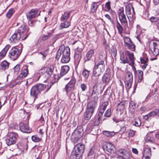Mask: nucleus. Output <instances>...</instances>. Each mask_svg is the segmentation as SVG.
<instances>
[{
    "instance_id": "f257e3e1",
    "label": "nucleus",
    "mask_w": 159,
    "mask_h": 159,
    "mask_svg": "<svg viewBox=\"0 0 159 159\" xmlns=\"http://www.w3.org/2000/svg\"><path fill=\"white\" fill-rule=\"evenodd\" d=\"M46 85L42 84H39L33 86L31 89L30 95L34 98V101L38 98V95L41 93L43 91L44 93L48 91L49 88L46 89Z\"/></svg>"
},
{
    "instance_id": "f03ea898",
    "label": "nucleus",
    "mask_w": 159,
    "mask_h": 159,
    "mask_svg": "<svg viewBox=\"0 0 159 159\" xmlns=\"http://www.w3.org/2000/svg\"><path fill=\"white\" fill-rule=\"evenodd\" d=\"M120 63L123 64H128L129 65L134 64V59L133 53H130L127 50L121 52L120 54Z\"/></svg>"
},
{
    "instance_id": "7ed1b4c3",
    "label": "nucleus",
    "mask_w": 159,
    "mask_h": 159,
    "mask_svg": "<svg viewBox=\"0 0 159 159\" xmlns=\"http://www.w3.org/2000/svg\"><path fill=\"white\" fill-rule=\"evenodd\" d=\"M85 148L84 145L81 143H79L75 145L74 150L71 153V156H73V158L75 159H80L82 158Z\"/></svg>"
},
{
    "instance_id": "20e7f679",
    "label": "nucleus",
    "mask_w": 159,
    "mask_h": 159,
    "mask_svg": "<svg viewBox=\"0 0 159 159\" xmlns=\"http://www.w3.org/2000/svg\"><path fill=\"white\" fill-rule=\"evenodd\" d=\"M70 50L69 47H65L64 44L61 45L57 52L56 58L58 60L61 56H70Z\"/></svg>"
},
{
    "instance_id": "39448f33",
    "label": "nucleus",
    "mask_w": 159,
    "mask_h": 159,
    "mask_svg": "<svg viewBox=\"0 0 159 159\" xmlns=\"http://www.w3.org/2000/svg\"><path fill=\"white\" fill-rule=\"evenodd\" d=\"M126 14L129 21H132L135 18V13L134 8L131 4H127L125 6Z\"/></svg>"
},
{
    "instance_id": "423d86ee",
    "label": "nucleus",
    "mask_w": 159,
    "mask_h": 159,
    "mask_svg": "<svg viewBox=\"0 0 159 159\" xmlns=\"http://www.w3.org/2000/svg\"><path fill=\"white\" fill-rule=\"evenodd\" d=\"M21 52V50L15 47H13L10 50L8 56L11 60L14 61L18 58Z\"/></svg>"
},
{
    "instance_id": "0eeeda50",
    "label": "nucleus",
    "mask_w": 159,
    "mask_h": 159,
    "mask_svg": "<svg viewBox=\"0 0 159 159\" xmlns=\"http://www.w3.org/2000/svg\"><path fill=\"white\" fill-rule=\"evenodd\" d=\"M133 81V75L132 73L129 72H127L125 75V88L129 90L131 87Z\"/></svg>"
},
{
    "instance_id": "6e6552de",
    "label": "nucleus",
    "mask_w": 159,
    "mask_h": 159,
    "mask_svg": "<svg viewBox=\"0 0 159 159\" xmlns=\"http://www.w3.org/2000/svg\"><path fill=\"white\" fill-rule=\"evenodd\" d=\"M117 14L122 24L124 26L127 25V20L126 16L124 13L123 7L120 8L117 11Z\"/></svg>"
},
{
    "instance_id": "1a4fd4ad",
    "label": "nucleus",
    "mask_w": 159,
    "mask_h": 159,
    "mask_svg": "<svg viewBox=\"0 0 159 159\" xmlns=\"http://www.w3.org/2000/svg\"><path fill=\"white\" fill-rule=\"evenodd\" d=\"M17 135L15 133H11L9 134L6 139V143L8 146L14 144L16 143Z\"/></svg>"
},
{
    "instance_id": "9d476101",
    "label": "nucleus",
    "mask_w": 159,
    "mask_h": 159,
    "mask_svg": "<svg viewBox=\"0 0 159 159\" xmlns=\"http://www.w3.org/2000/svg\"><path fill=\"white\" fill-rule=\"evenodd\" d=\"M16 32L18 34L21 35L22 37V40H24L26 39L28 35L26 34L27 32L26 27L24 25H22L19 27L17 30Z\"/></svg>"
},
{
    "instance_id": "9b49d317",
    "label": "nucleus",
    "mask_w": 159,
    "mask_h": 159,
    "mask_svg": "<svg viewBox=\"0 0 159 159\" xmlns=\"http://www.w3.org/2000/svg\"><path fill=\"white\" fill-rule=\"evenodd\" d=\"M83 129L81 126H79L75 129L72 134V136L79 139L81 137L83 134Z\"/></svg>"
},
{
    "instance_id": "f8f14e48",
    "label": "nucleus",
    "mask_w": 159,
    "mask_h": 159,
    "mask_svg": "<svg viewBox=\"0 0 159 159\" xmlns=\"http://www.w3.org/2000/svg\"><path fill=\"white\" fill-rule=\"evenodd\" d=\"M93 112L86 109L84 114V118L82 120L83 125H85L88 122L92 116Z\"/></svg>"
},
{
    "instance_id": "ddd939ff",
    "label": "nucleus",
    "mask_w": 159,
    "mask_h": 159,
    "mask_svg": "<svg viewBox=\"0 0 159 159\" xmlns=\"http://www.w3.org/2000/svg\"><path fill=\"white\" fill-rule=\"evenodd\" d=\"M98 66H94L93 69V75L94 78L93 80H94L95 82L98 83L99 80V76L101 75L102 72L98 69Z\"/></svg>"
},
{
    "instance_id": "4468645a",
    "label": "nucleus",
    "mask_w": 159,
    "mask_h": 159,
    "mask_svg": "<svg viewBox=\"0 0 159 159\" xmlns=\"http://www.w3.org/2000/svg\"><path fill=\"white\" fill-rule=\"evenodd\" d=\"M22 40V37L21 35L18 34L16 32L11 36L10 38V41L11 43H15L18 42L20 39Z\"/></svg>"
},
{
    "instance_id": "2eb2a0df",
    "label": "nucleus",
    "mask_w": 159,
    "mask_h": 159,
    "mask_svg": "<svg viewBox=\"0 0 159 159\" xmlns=\"http://www.w3.org/2000/svg\"><path fill=\"white\" fill-rule=\"evenodd\" d=\"M75 80L74 78H72L70 81L65 86V89L67 93L70 92L75 87Z\"/></svg>"
},
{
    "instance_id": "dca6fc26",
    "label": "nucleus",
    "mask_w": 159,
    "mask_h": 159,
    "mask_svg": "<svg viewBox=\"0 0 159 159\" xmlns=\"http://www.w3.org/2000/svg\"><path fill=\"white\" fill-rule=\"evenodd\" d=\"M110 70L107 69L106 72L103 74L102 78V81L103 83H108L110 80Z\"/></svg>"
},
{
    "instance_id": "f3484780",
    "label": "nucleus",
    "mask_w": 159,
    "mask_h": 159,
    "mask_svg": "<svg viewBox=\"0 0 159 159\" xmlns=\"http://www.w3.org/2000/svg\"><path fill=\"white\" fill-rule=\"evenodd\" d=\"M151 50L153 55L157 56L159 54V44L156 42L153 43L152 47H151Z\"/></svg>"
},
{
    "instance_id": "a211bd4d",
    "label": "nucleus",
    "mask_w": 159,
    "mask_h": 159,
    "mask_svg": "<svg viewBox=\"0 0 159 159\" xmlns=\"http://www.w3.org/2000/svg\"><path fill=\"white\" fill-rule=\"evenodd\" d=\"M54 67L51 66L49 67H47L45 68V71L43 77H45L46 79H47L50 77L52 75Z\"/></svg>"
},
{
    "instance_id": "6ab92c4d",
    "label": "nucleus",
    "mask_w": 159,
    "mask_h": 159,
    "mask_svg": "<svg viewBox=\"0 0 159 159\" xmlns=\"http://www.w3.org/2000/svg\"><path fill=\"white\" fill-rule=\"evenodd\" d=\"M39 11L37 9H32L29 12V15L27 16V17L29 20H31L34 18L36 16H39L40 15V12L39 14L37 15Z\"/></svg>"
},
{
    "instance_id": "aec40b11",
    "label": "nucleus",
    "mask_w": 159,
    "mask_h": 159,
    "mask_svg": "<svg viewBox=\"0 0 159 159\" xmlns=\"http://www.w3.org/2000/svg\"><path fill=\"white\" fill-rule=\"evenodd\" d=\"M104 149L109 152L113 153L115 152V148L112 144L107 142L106 143L104 146Z\"/></svg>"
},
{
    "instance_id": "412c9836",
    "label": "nucleus",
    "mask_w": 159,
    "mask_h": 159,
    "mask_svg": "<svg viewBox=\"0 0 159 159\" xmlns=\"http://www.w3.org/2000/svg\"><path fill=\"white\" fill-rule=\"evenodd\" d=\"M97 105V102L96 101H91L87 104L86 109L94 112Z\"/></svg>"
},
{
    "instance_id": "4be33fe9",
    "label": "nucleus",
    "mask_w": 159,
    "mask_h": 159,
    "mask_svg": "<svg viewBox=\"0 0 159 159\" xmlns=\"http://www.w3.org/2000/svg\"><path fill=\"white\" fill-rule=\"evenodd\" d=\"M20 130L22 132L25 133H29L31 132L29 127L27 124L21 123L20 124Z\"/></svg>"
},
{
    "instance_id": "5701e85b",
    "label": "nucleus",
    "mask_w": 159,
    "mask_h": 159,
    "mask_svg": "<svg viewBox=\"0 0 159 159\" xmlns=\"http://www.w3.org/2000/svg\"><path fill=\"white\" fill-rule=\"evenodd\" d=\"M119 156L123 159H127L128 158L129 153L125 150L120 149L118 152Z\"/></svg>"
},
{
    "instance_id": "b1692460",
    "label": "nucleus",
    "mask_w": 159,
    "mask_h": 159,
    "mask_svg": "<svg viewBox=\"0 0 159 159\" xmlns=\"http://www.w3.org/2000/svg\"><path fill=\"white\" fill-rule=\"evenodd\" d=\"M151 156L152 153L151 148H145L143 153V158H145V159L150 158Z\"/></svg>"
},
{
    "instance_id": "393cba45",
    "label": "nucleus",
    "mask_w": 159,
    "mask_h": 159,
    "mask_svg": "<svg viewBox=\"0 0 159 159\" xmlns=\"http://www.w3.org/2000/svg\"><path fill=\"white\" fill-rule=\"evenodd\" d=\"M149 20L152 23H156V26L159 30V16H152L149 18Z\"/></svg>"
},
{
    "instance_id": "a878e982",
    "label": "nucleus",
    "mask_w": 159,
    "mask_h": 159,
    "mask_svg": "<svg viewBox=\"0 0 159 159\" xmlns=\"http://www.w3.org/2000/svg\"><path fill=\"white\" fill-rule=\"evenodd\" d=\"M70 67L69 66L66 65L62 66L61 68L60 74V77H61L66 75L69 71Z\"/></svg>"
},
{
    "instance_id": "bb28decb",
    "label": "nucleus",
    "mask_w": 159,
    "mask_h": 159,
    "mask_svg": "<svg viewBox=\"0 0 159 159\" xmlns=\"http://www.w3.org/2000/svg\"><path fill=\"white\" fill-rule=\"evenodd\" d=\"M28 74V67H26L25 68L21 70L20 74H19V77L21 79H22L26 77Z\"/></svg>"
},
{
    "instance_id": "cd10ccee",
    "label": "nucleus",
    "mask_w": 159,
    "mask_h": 159,
    "mask_svg": "<svg viewBox=\"0 0 159 159\" xmlns=\"http://www.w3.org/2000/svg\"><path fill=\"white\" fill-rule=\"evenodd\" d=\"M94 53L93 49H91L88 51L84 58V60L85 61H89L92 57Z\"/></svg>"
},
{
    "instance_id": "c85d7f7f",
    "label": "nucleus",
    "mask_w": 159,
    "mask_h": 159,
    "mask_svg": "<svg viewBox=\"0 0 159 159\" xmlns=\"http://www.w3.org/2000/svg\"><path fill=\"white\" fill-rule=\"evenodd\" d=\"M107 55V54L104 52H101L99 54L97 61L104 62L106 59Z\"/></svg>"
},
{
    "instance_id": "c756f323",
    "label": "nucleus",
    "mask_w": 159,
    "mask_h": 159,
    "mask_svg": "<svg viewBox=\"0 0 159 159\" xmlns=\"http://www.w3.org/2000/svg\"><path fill=\"white\" fill-rule=\"evenodd\" d=\"M10 46L9 45H7L0 52V60L3 58L6 55L7 51Z\"/></svg>"
},
{
    "instance_id": "7c9ffc66",
    "label": "nucleus",
    "mask_w": 159,
    "mask_h": 159,
    "mask_svg": "<svg viewBox=\"0 0 159 159\" xmlns=\"http://www.w3.org/2000/svg\"><path fill=\"white\" fill-rule=\"evenodd\" d=\"M95 66H98V69L102 71L103 72L105 70L104 62L96 61L95 62Z\"/></svg>"
},
{
    "instance_id": "2f4dec72",
    "label": "nucleus",
    "mask_w": 159,
    "mask_h": 159,
    "mask_svg": "<svg viewBox=\"0 0 159 159\" xmlns=\"http://www.w3.org/2000/svg\"><path fill=\"white\" fill-rule=\"evenodd\" d=\"M82 57L81 53L75 52L74 56V58L75 60V64H79L80 62V61Z\"/></svg>"
},
{
    "instance_id": "473e14b6",
    "label": "nucleus",
    "mask_w": 159,
    "mask_h": 159,
    "mask_svg": "<svg viewBox=\"0 0 159 159\" xmlns=\"http://www.w3.org/2000/svg\"><path fill=\"white\" fill-rule=\"evenodd\" d=\"M148 61V58L147 57H144L143 58H141L140 59V61L141 63L143 64L142 66V68L144 70L146 67L148 65L147 63Z\"/></svg>"
},
{
    "instance_id": "72a5a7b5",
    "label": "nucleus",
    "mask_w": 159,
    "mask_h": 159,
    "mask_svg": "<svg viewBox=\"0 0 159 159\" xmlns=\"http://www.w3.org/2000/svg\"><path fill=\"white\" fill-rule=\"evenodd\" d=\"M100 88L98 87L97 83H95L93 86L92 88L93 93H96L97 94H99L100 93H101V90L100 89Z\"/></svg>"
},
{
    "instance_id": "f704fd0d",
    "label": "nucleus",
    "mask_w": 159,
    "mask_h": 159,
    "mask_svg": "<svg viewBox=\"0 0 159 159\" xmlns=\"http://www.w3.org/2000/svg\"><path fill=\"white\" fill-rule=\"evenodd\" d=\"M70 12L65 11L64 14L62 15L61 17V19L62 21H66L69 17L70 15Z\"/></svg>"
},
{
    "instance_id": "c9c22d12",
    "label": "nucleus",
    "mask_w": 159,
    "mask_h": 159,
    "mask_svg": "<svg viewBox=\"0 0 159 159\" xmlns=\"http://www.w3.org/2000/svg\"><path fill=\"white\" fill-rule=\"evenodd\" d=\"M98 3V2H95L93 3L91 7V10L92 12H94L96 11L99 5Z\"/></svg>"
},
{
    "instance_id": "e433bc0d",
    "label": "nucleus",
    "mask_w": 159,
    "mask_h": 159,
    "mask_svg": "<svg viewBox=\"0 0 159 159\" xmlns=\"http://www.w3.org/2000/svg\"><path fill=\"white\" fill-rule=\"evenodd\" d=\"M70 60V56H61V61L62 63H66L69 62Z\"/></svg>"
},
{
    "instance_id": "4c0bfd02",
    "label": "nucleus",
    "mask_w": 159,
    "mask_h": 159,
    "mask_svg": "<svg viewBox=\"0 0 159 159\" xmlns=\"http://www.w3.org/2000/svg\"><path fill=\"white\" fill-rule=\"evenodd\" d=\"M9 65V63L6 61L2 62L1 64V66L2 69L5 70L6 69H8Z\"/></svg>"
},
{
    "instance_id": "58836bf2",
    "label": "nucleus",
    "mask_w": 159,
    "mask_h": 159,
    "mask_svg": "<svg viewBox=\"0 0 159 159\" xmlns=\"http://www.w3.org/2000/svg\"><path fill=\"white\" fill-rule=\"evenodd\" d=\"M125 46L131 51H134L135 49V45L133 43L132 41L126 45Z\"/></svg>"
},
{
    "instance_id": "ea45409f",
    "label": "nucleus",
    "mask_w": 159,
    "mask_h": 159,
    "mask_svg": "<svg viewBox=\"0 0 159 159\" xmlns=\"http://www.w3.org/2000/svg\"><path fill=\"white\" fill-rule=\"evenodd\" d=\"M138 82L139 83L142 82L143 79V72L141 70H138Z\"/></svg>"
},
{
    "instance_id": "a19ab883",
    "label": "nucleus",
    "mask_w": 159,
    "mask_h": 159,
    "mask_svg": "<svg viewBox=\"0 0 159 159\" xmlns=\"http://www.w3.org/2000/svg\"><path fill=\"white\" fill-rule=\"evenodd\" d=\"M95 153L93 149H91L88 153V158H94L95 157Z\"/></svg>"
},
{
    "instance_id": "79ce46f5",
    "label": "nucleus",
    "mask_w": 159,
    "mask_h": 159,
    "mask_svg": "<svg viewBox=\"0 0 159 159\" xmlns=\"http://www.w3.org/2000/svg\"><path fill=\"white\" fill-rule=\"evenodd\" d=\"M145 140L146 142L151 143H155L154 139L150 136H146Z\"/></svg>"
},
{
    "instance_id": "37998d69",
    "label": "nucleus",
    "mask_w": 159,
    "mask_h": 159,
    "mask_svg": "<svg viewBox=\"0 0 159 159\" xmlns=\"http://www.w3.org/2000/svg\"><path fill=\"white\" fill-rule=\"evenodd\" d=\"M82 74L84 77L87 79L89 75V71L85 69L83 70Z\"/></svg>"
},
{
    "instance_id": "c03bdc74",
    "label": "nucleus",
    "mask_w": 159,
    "mask_h": 159,
    "mask_svg": "<svg viewBox=\"0 0 159 159\" xmlns=\"http://www.w3.org/2000/svg\"><path fill=\"white\" fill-rule=\"evenodd\" d=\"M100 94H97L96 93H92L91 96L92 97V99L93 101H95L97 102V101L100 97Z\"/></svg>"
},
{
    "instance_id": "a18cd8bd",
    "label": "nucleus",
    "mask_w": 159,
    "mask_h": 159,
    "mask_svg": "<svg viewBox=\"0 0 159 159\" xmlns=\"http://www.w3.org/2000/svg\"><path fill=\"white\" fill-rule=\"evenodd\" d=\"M159 113V109H156L154 111L150 112L148 115H150V116H154L157 115Z\"/></svg>"
},
{
    "instance_id": "49530a36",
    "label": "nucleus",
    "mask_w": 159,
    "mask_h": 159,
    "mask_svg": "<svg viewBox=\"0 0 159 159\" xmlns=\"http://www.w3.org/2000/svg\"><path fill=\"white\" fill-rule=\"evenodd\" d=\"M116 27L118 30L119 33L120 34H122V33L123 28L122 26L117 20V21Z\"/></svg>"
},
{
    "instance_id": "de8ad7c7",
    "label": "nucleus",
    "mask_w": 159,
    "mask_h": 159,
    "mask_svg": "<svg viewBox=\"0 0 159 159\" xmlns=\"http://www.w3.org/2000/svg\"><path fill=\"white\" fill-rule=\"evenodd\" d=\"M103 133L107 137H111L115 134V132L109 131H104Z\"/></svg>"
},
{
    "instance_id": "09e8293b",
    "label": "nucleus",
    "mask_w": 159,
    "mask_h": 159,
    "mask_svg": "<svg viewBox=\"0 0 159 159\" xmlns=\"http://www.w3.org/2000/svg\"><path fill=\"white\" fill-rule=\"evenodd\" d=\"M70 25V23L68 21H65L63 23L61 24L60 26L61 28H67Z\"/></svg>"
},
{
    "instance_id": "8fccbe9b",
    "label": "nucleus",
    "mask_w": 159,
    "mask_h": 159,
    "mask_svg": "<svg viewBox=\"0 0 159 159\" xmlns=\"http://www.w3.org/2000/svg\"><path fill=\"white\" fill-rule=\"evenodd\" d=\"M133 123L134 125L137 127H139L141 124L140 119L139 118L135 119Z\"/></svg>"
},
{
    "instance_id": "3c124183",
    "label": "nucleus",
    "mask_w": 159,
    "mask_h": 159,
    "mask_svg": "<svg viewBox=\"0 0 159 159\" xmlns=\"http://www.w3.org/2000/svg\"><path fill=\"white\" fill-rule=\"evenodd\" d=\"M123 39L125 43V46H126V45L128 44V43H129L132 42L131 39L127 37H124L123 38Z\"/></svg>"
},
{
    "instance_id": "603ef678",
    "label": "nucleus",
    "mask_w": 159,
    "mask_h": 159,
    "mask_svg": "<svg viewBox=\"0 0 159 159\" xmlns=\"http://www.w3.org/2000/svg\"><path fill=\"white\" fill-rule=\"evenodd\" d=\"M14 13V10L13 9H11L7 12L6 16L8 18H10Z\"/></svg>"
},
{
    "instance_id": "864d4df0",
    "label": "nucleus",
    "mask_w": 159,
    "mask_h": 159,
    "mask_svg": "<svg viewBox=\"0 0 159 159\" xmlns=\"http://www.w3.org/2000/svg\"><path fill=\"white\" fill-rule=\"evenodd\" d=\"M52 34L48 32V34L47 35H43L42 36V39L43 40L45 41L49 39L50 37L51 36Z\"/></svg>"
},
{
    "instance_id": "5fc2aeb1",
    "label": "nucleus",
    "mask_w": 159,
    "mask_h": 159,
    "mask_svg": "<svg viewBox=\"0 0 159 159\" xmlns=\"http://www.w3.org/2000/svg\"><path fill=\"white\" fill-rule=\"evenodd\" d=\"M32 140L35 142H37L40 141L41 139L39 138L37 135H33L31 137Z\"/></svg>"
},
{
    "instance_id": "6e6d98bb",
    "label": "nucleus",
    "mask_w": 159,
    "mask_h": 159,
    "mask_svg": "<svg viewBox=\"0 0 159 159\" xmlns=\"http://www.w3.org/2000/svg\"><path fill=\"white\" fill-rule=\"evenodd\" d=\"M108 105V102H106L103 103L100 107L101 109L103 110H105L107 107Z\"/></svg>"
},
{
    "instance_id": "4d7b16f0",
    "label": "nucleus",
    "mask_w": 159,
    "mask_h": 159,
    "mask_svg": "<svg viewBox=\"0 0 159 159\" xmlns=\"http://www.w3.org/2000/svg\"><path fill=\"white\" fill-rule=\"evenodd\" d=\"M46 67L43 66L42 67L41 69H39V74L41 75V76H43L44 74V73L45 71V68Z\"/></svg>"
},
{
    "instance_id": "13d9d810",
    "label": "nucleus",
    "mask_w": 159,
    "mask_h": 159,
    "mask_svg": "<svg viewBox=\"0 0 159 159\" xmlns=\"http://www.w3.org/2000/svg\"><path fill=\"white\" fill-rule=\"evenodd\" d=\"M111 109H108L105 112L104 114V116L107 117H109L111 115Z\"/></svg>"
},
{
    "instance_id": "bf43d9fd",
    "label": "nucleus",
    "mask_w": 159,
    "mask_h": 159,
    "mask_svg": "<svg viewBox=\"0 0 159 159\" xmlns=\"http://www.w3.org/2000/svg\"><path fill=\"white\" fill-rule=\"evenodd\" d=\"M110 2H107L105 4V7L107 8V10H105L107 11H109L111 9V7L110 6Z\"/></svg>"
},
{
    "instance_id": "052dcab7",
    "label": "nucleus",
    "mask_w": 159,
    "mask_h": 159,
    "mask_svg": "<svg viewBox=\"0 0 159 159\" xmlns=\"http://www.w3.org/2000/svg\"><path fill=\"white\" fill-rule=\"evenodd\" d=\"M125 121L120 120L119 125H120V128L125 127Z\"/></svg>"
},
{
    "instance_id": "680f3d73",
    "label": "nucleus",
    "mask_w": 159,
    "mask_h": 159,
    "mask_svg": "<svg viewBox=\"0 0 159 159\" xmlns=\"http://www.w3.org/2000/svg\"><path fill=\"white\" fill-rule=\"evenodd\" d=\"M20 69V65H17L14 68V71L16 72H18Z\"/></svg>"
},
{
    "instance_id": "e2e57ef3",
    "label": "nucleus",
    "mask_w": 159,
    "mask_h": 159,
    "mask_svg": "<svg viewBox=\"0 0 159 159\" xmlns=\"http://www.w3.org/2000/svg\"><path fill=\"white\" fill-rule=\"evenodd\" d=\"M29 25L31 26H33L34 25V21L32 20V19H31V20H29Z\"/></svg>"
},
{
    "instance_id": "0e129e2a",
    "label": "nucleus",
    "mask_w": 159,
    "mask_h": 159,
    "mask_svg": "<svg viewBox=\"0 0 159 159\" xmlns=\"http://www.w3.org/2000/svg\"><path fill=\"white\" fill-rule=\"evenodd\" d=\"M39 54H41L43 56V59H44L48 55V53L46 52H40L39 53Z\"/></svg>"
},
{
    "instance_id": "69168bd1",
    "label": "nucleus",
    "mask_w": 159,
    "mask_h": 159,
    "mask_svg": "<svg viewBox=\"0 0 159 159\" xmlns=\"http://www.w3.org/2000/svg\"><path fill=\"white\" fill-rule=\"evenodd\" d=\"M117 50L116 49H114L112 50L111 55L116 57V56Z\"/></svg>"
},
{
    "instance_id": "338daca9",
    "label": "nucleus",
    "mask_w": 159,
    "mask_h": 159,
    "mask_svg": "<svg viewBox=\"0 0 159 159\" xmlns=\"http://www.w3.org/2000/svg\"><path fill=\"white\" fill-rule=\"evenodd\" d=\"M105 16L109 20H110V21H111V23L112 24H113L114 21L112 20L111 19V17L108 14H106L105 15Z\"/></svg>"
},
{
    "instance_id": "774afa93",
    "label": "nucleus",
    "mask_w": 159,
    "mask_h": 159,
    "mask_svg": "<svg viewBox=\"0 0 159 159\" xmlns=\"http://www.w3.org/2000/svg\"><path fill=\"white\" fill-rule=\"evenodd\" d=\"M83 50V49L82 48H79V47H78L76 49V50L75 51V52L78 53H81V52Z\"/></svg>"
}]
</instances>
